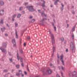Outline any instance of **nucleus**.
Returning <instances> with one entry per match:
<instances>
[{"label": "nucleus", "instance_id": "22", "mask_svg": "<svg viewBox=\"0 0 77 77\" xmlns=\"http://www.w3.org/2000/svg\"><path fill=\"white\" fill-rule=\"evenodd\" d=\"M20 59L21 62H23V58H18V60H19Z\"/></svg>", "mask_w": 77, "mask_h": 77}, {"label": "nucleus", "instance_id": "52", "mask_svg": "<svg viewBox=\"0 0 77 77\" xmlns=\"http://www.w3.org/2000/svg\"><path fill=\"white\" fill-rule=\"evenodd\" d=\"M66 52H68V49H66Z\"/></svg>", "mask_w": 77, "mask_h": 77}, {"label": "nucleus", "instance_id": "14", "mask_svg": "<svg viewBox=\"0 0 77 77\" xmlns=\"http://www.w3.org/2000/svg\"><path fill=\"white\" fill-rule=\"evenodd\" d=\"M21 14H19L17 15V18H20L21 17Z\"/></svg>", "mask_w": 77, "mask_h": 77}, {"label": "nucleus", "instance_id": "30", "mask_svg": "<svg viewBox=\"0 0 77 77\" xmlns=\"http://www.w3.org/2000/svg\"><path fill=\"white\" fill-rule=\"evenodd\" d=\"M16 67L17 68H20V66L19 65H16Z\"/></svg>", "mask_w": 77, "mask_h": 77}, {"label": "nucleus", "instance_id": "10", "mask_svg": "<svg viewBox=\"0 0 77 77\" xmlns=\"http://www.w3.org/2000/svg\"><path fill=\"white\" fill-rule=\"evenodd\" d=\"M59 2V0H57L55 1V2L54 3V4L55 5H56L57 4V2Z\"/></svg>", "mask_w": 77, "mask_h": 77}, {"label": "nucleus", "instance_id": "36", "mask_svg": "<svg viewBox=\"0 0 77 77\" xmlns=\"http://www.w3.org/2000/svg\"><path fill=\"white\" fill-rule=\"evenodd\" d=\"M72 39H74V35H72Z\"/></svg>", "mask_w": 77, "mask_h": 77}, {"label": "nucleus", "instance_id": "4", "mask_svg": "<svg viewBox=\"0 0 77 77\" xmlns=\"http://www.w3.org/2000/svg\"><path fill=\"white\" fill-rule=\"evenodd\" d=\"M51 40L52 41V45L53 46V44H55V40L54 39V36H51Z\"/></svg>", "mask_w": 77, "mask_h": 77}, {"label": "nucleus", "instance_id": "18", "mask_svg": "<svg viewBox=\"0 0 77 77\" xmlns=\"http://www.w3.org/2000/svg\"><path fill=\"white\" fill-rule=\"evenodd\" d=\"M16 38H17V39H18V34H17V31H16Z\"/></svg>", "mask_w": 77, "mask_h": 77}, {"label": "nucleus", "instance_id": "25", "mask_svg": "<svg viewBox=\"0 0 77 77\" xmlns=\"http://www.w3.org/2000/svg\"><path fill=\"white\" fill-rule=\"evenodd\" d=\"M20 51L21 54H23V50H22V49L20 50Z\"/></svg>", "mask_w": 77, "mask_h": 77}, {"label": "nucleus", "instance_id": "2", "mask_svg": "<svg viewBox=\"0 0 77 77\" xmlns=\"http://www.w3.org/2000/svg\"><path fill=\"white\" fill-rule=\"evenodd\" d=\"M71 50L72 51V53H74L75 51V45H74L72 42H71Z\"/></svg>", "mask_w": 77, "mask_h": 77}, {"label": "nucleus", "instance_id": "46", "mask_svg": "<svg viewBox=\"0 0 77 77\" xmlns=\"http://www.w3.org/2000/svg\"><path fill=\"white\" fill-rule=\"evenodd\" d=\"M33 18V17L32 16H30L29 17L30 19H32Z\"/></svg>", "mask_w": 77, "mask_h": 77}, {"label": "nucleus", "instance_id": "16", "mask_svg": "<svg viewBox=\"0 0 77 77\" xmlns=\"http://www.w3.org/2000/svg\"><path fill=\"white\" fill-rule=\"evenodd\" d=\"M60 60L61 61L62 63H63V65H64V62H63V58H60Z\"/></svg>", "mask_w": 77, "mask_h": 77}, {"label": "nucleus", "instance_id": "5", "mask_svg": "<svg viewBox=\"0 0 77 77\" xmlns=\"http://www.w3.org/2000/svg\"><path fill=\"white\" fill-rule=\"evenodd\" d=\"M52 73V71L50 69H47L46 71V74H51Z\"/></svg>", "mask_w": 77, "mask_h": 77}, {"label": "nucleus", "instance_id": "56", "mask_svg": "<svg viewBox=\"0 0 77 77\" xmlns=\"http://www.w3.org/2000/svg\"><path fill=\"white\" fill-rule=\"evenodd\" d=\"M72 14H75V12L74 11H73L72 12Z\"/></svg>", "mask_w": 77, "mask_h": 77}, {"label": "nucleus", "instance_id": "12", "mask_svg": "<svg viewBox=\"0 0 77 77\" xmlns=\"http://www.w3.org/2000/svg\"><path fill=\"white\" fill-rule=\"evenodd\" d=\"M0 4L1 6H3V5H4V2H3L2 1H1Z\"/></svg>", "mask_w": 77, "mask_h": 77}, {"label": "nucleus", "instance_id": "45", "mask_svg": "<svg viewBox=\"0 0 77 77\" xmlns=\"http://www.w3.org/2000/svg\"><path fill=\"white\" fill-rule=\"evenodd\" d=\"M28 5V3L26 2V3H25V6H26V5Z\"/></svg>", "mask_w": 77, "mask_h": 77}, {"label": "nucleus", "instance_id": "15", "mask_svg": "<svg viewBox=\"0 0 77 77\" xmlns=\"http://www.w3.org/2000/svg\"><path fill=\"white\" fill-rule=\"evenodd\" d=\"M1 29L2 32H4L6 28H5V27H4L3 28H1Z\"/></svg>", "mask_w": 77, "mask_h": 77}, {"label": "nucleus", "instance_id": "33", "mask_svg": "<svg viewBox=\"0 0 77 77\" xmlns=\"http://www.w3.org/2000/svg\"><path fill=\"white\" fill-rule=\"evenodd\" d=\"M40 42L41 44H42L43 43V41L41 40V41H40Z\"/></svg>", "mask_w": 77, "mask_h": 77}, {"label": "nucleus", "instance_id": "61", "mask_svg": "<svg viewBox=\"0 0 77 77\" xmlns=\"http://www.w3.org/2000/svg\"><path fill=\"white\" fill-rule=\"evenodd\" d=\"M69 26V24H67V28H68V27Z\"/></svg>", "mask_w": 77, "mask_h": 77}, {"label": "nucleus", "instance_id": "47", "mask_svg": "<svg viewBox=\"0 0 77 77\" xmlns=\"http://www.w3.org/2000/svg\"><path fill=\"white\" fill-rule=\"evenodd\" d=\"M61 9L62 10V11H63V7L61 8Z\"/></svg>", "mask_w": 77, "mask_h": 77}, {"label": "nucleus", "instance_id": "38", "mask_svg": "<svg viewBox=\"0 0 77 77\" xmlns=\"http://www.w3.org/2000/svg\"><path fill=\"white\" fill-rule=\"evenodd\" d=\"M40 22H41L42 23H44V21L42 20L40 21Z\"/></svg>", "mask_w": 77, "mask_h": 77}, {"label": "nucleus", "instance_id": "64", "mask_svg": "<svg viewBox=\"0 0 77 77\" xmlns=\"http://www.w3.org/2000/svg\"><path fill=\"white\" fill-rule=\"evenodd\" d=\"M42 20H43V21H44V20H45V19H44V18H43Z\"/></svg>", "mask_w": 77, "mask_h": 77}, {"label": "nucleus", "instance_id": "54", "mask_svg": "<svg viewBox=\"0 0 77 77\" xmlns=\"http://www.w3.org/2000/svg\"><path fill=\"white\" fill-rule=\"evenodd\" d=\"M26 43H24V46H26Z\"/></svg>", "mask_w": 77, "mask_h": 77}, {"label": "nucleus", "instance_id": "35", "mask_svg": "<svg viewBox=\"0 0 77 77\" xmlns=\"http://www.w3.org/2000/svg\"><path fill=\"white\" fill-rule=\"evenodd\" d=\"M61 69L62 70H64L65 69V68L62 66L61 67Z\"/></svg>", "mask_w": 77, "mask_h": 77}, {"label": "nucleus", "instance_id": "1", "mask_svg": "<svg viewBox=\"0 0 77 77\" xmlns=\"http://www.w3.org/2000/svg\"><path fill=\"white\" fill-rule=\"evenodd\" d=\"M6 45H7L6 43H3L2 44V46L1 47V48H0V50H1L2 52L5 53V54H6L7 53L6 50L5 49V48H6Z\"/></svg>", "mask_w": 77, "mask_h": 77}, {"label": "nucleus", "instance_id": "43", "mask_svg": "<svg viewBox=\"0 0 77 77\" xmlns=\"http://www.w3.org/2000/svg\"><path fill=\"white\" fill-rule=\"evenodd\" d=\"M27 39H30V37L29 36H28L27 37Z\"/></svg>", "mask_w": 77, "mask_h": 77}, {"label": "nucleus", "instance_id": "32", "mask_svg": "<svg viewBox=\"0 0 77 77\" xmlns=\"http://www.w3.org/2000/svg\"><path fill=\"white\" fill-rule=\"evenodd\" d=\"M22 14H25V11H23L22 12Z\"/></svg>", "mask_w": 77, "mask_h": 77}, {"label": "nucleus", "instance_id": "11", "mask_svg": "<svg viewBox=\"0 0 77 77\" xmlns=\"http://www.w3.org/2000/svg\"><path fill=\"white\" fill-rule=\"evenodd\" d=\"M49 32L50 34L51 35V36H54L53 34L51 33V30H50V29L49 30Z\"/></svg>", "mask_w": 77, "mask_h": 77}, {"label": "nucleus", "instance_id": "8", "mask_svg": "<svg viewBox=\"0 0 77 77\" xmlns=\"http://www.w3.org/2000/svg\"><path fill=\"white\" fill-rule=\"evenodd\" d=\"M19 73H17L16 75H17V76H19V75H20V74H22V71H21V70H19Z\"/></svg>", "mask_w": 77, "mask_h": 77}, {"label": "nucleus", "instance_id": "40", "mask_svg": "<svg viewBox=\"0 0 77 77\" xmlns=\"http://www.w3.org/2000/svg\"><path fill=\"white\" fill-rule=\"evenodd\" d=\"M9 60L11 62H12V58L10 59Z\"/></svg>", "mask_w": 77, "mask_h": 77}, {"label": "nucleus", "instance_id": "41", "mask_svg": "<svg viewBox=\"0 0 77 77\" xmlns=\"http://www.w3.org/2000/svg\"><path fill=\"white\" fill-rule=\"evenodd\" d=\"M24 73L25 75H27V72L26 71H25Z\"/></svg>", "mask_w": 77, "mask_h": 77}, {"label": "nucleus", "instance_id": "55", "mask_svg": "<svg viewBox=\"0 0 77 77\" xmlns=\"http://www.w3.org/2000/svg\"><path fill=\"white\" fill-rule=\"evenodd\" d=\"M61 74L62 77H63V73L62 72H61Z\"/></svg>", "mask_w": 77, "mask_h": 77}, {"label": "nucleus", "instance_id": "62", "mask_svg": "<svg viewBox=\"0 0 77 77\" xmlns=\"http://www.w3.org/2000/svg\"><path fill=\"white\" fill-rule=\"evenodd\" d=\"M4 71H5V72H7V71H8V70H4Z\"/></svg>", "mask_w": 77, "mask_h": 77}, {"label": "nucleus", "instance_id": "57", "mask_svg": "<svg viewBox=\"0 0 77 77\" xmlns=\"http://www.w3.org/2000/svg\"><path fill=\"white\" fill-rule=\"evenodd\" d=\"M21 65L22 66H24V64H23V63H22Z\"/></svg>", "mask_w": 77, "mask_h": 77}, {"label": "nucleus", "instance_id": "13", "mask_svg": "<svg viewBox=\"0 0 77 77\" xmlns=\"http://www.w3.org/2000/svg\"><path fill=\"white\" fill-rule=\"evenodd\" d=\"M76 72L75 71H74L73 73V76H74V77H77V76H75V75H76Z\"/></svg>", "mask_w": 77, "mask_h": 77}, {"label": "nucleus", "instance_id": "59", "mask_svg": "<svg viewBox=\"0 0 77 77\" xmlns=\"http://www.w3.org/2000/svg\"><path fill=\"white\" fill-rule=\"evenodd\" d=\"M43 4H45V1H43Z\"/></svg>", "mask_w": 77, "mask_h": 77}, {"label": "nucleus", "instance_id": "58", "mask_svg": "<svg viewBox=\"0 0 77 77\" xmlns=\"http://www.w3.org/2000/svg\"><path fill=\"white\" fill-rule=\"evenodd\" d=\"M40 25H44V23H40Z\"/></svg>", "mask_w": 77, "mask_h": 77}, {"label": "nucleus", "instance_id": "29", "mask_svg": "<svg viewBox=\"0 0 77 77\" xmlns=\"http://www.w3.org/2000/svg\"><path fill=\"white\" fill-rule=\"evenodd\" d=\"M16 14H15L14 15H13V18H15V17H16Z\"/></svg>", "mask_w": 77, "mask_h": 77}, {"label": "nucleus", "instance_id": "3", "mask_svg": "<svg viewBox=\"0 0 77 77\" xmlns=\"http://www.w3.org/2000/svg\"><path fill=\"white\" fill-rule=\"evenodd\" d=\"M26 8H28V10L30 12H34V11H36L35 9L33 8V6H28L26 7Z\"/></svg>", "mask_w": 77, "mask_h": 77}, {"label": "nucleus", "instance_id": "21", "mask_svg": "<svg viewBox=\"0 0 77 77\" xmlns=\"http://www.w3.org/2000/svg\"><path fill=\"white\" fill-rule=\"evenodd\" d=\"M42 7H45V4H42Z\"/></svg>", "mask_w": 77, "mask_h": 77}, {"label": "nucleus", "instance_id": "48", "mask_svg": "<svg viewBox=\"0 0 77 77\" xmlns=\"http://www.w3.org/2000/svg\"><path fill=\"white\" fill-rule=\"evenodd\" d=\"M5 36H8V34H5Z\"/></svg>", "mask_w": 77, "mask_h": 77}, {"label": "nucleus", "instance_id": "17", "mask_svg": "<svg viewBox=\"0 0 77 77\" xmlns=\"http://www.w3.org/2000/svg\"><path fill=\"white\" fill-rule=\"evenodd\" d=\"M17 58H20V57H19V54H18V50H17Z\"/></svg>", "mask_w": 77, "mask_h": 77}, {"label": "nucleus", "instance_id": "23", "mask_svg": "<svg viewBox=\"0 0 77 77\" xmlns=\"http://www.w3.org/2000/svg\"><path fill=\"white\" fill-rule=\"evenodd\" d=\"M8 54L10 56H13V55L11 54V52H8Z\"/></svg>", "mask_w": 77, "mask_h": 77}, {"label": "nucleus", "instance_id": "37", "mask_svg": "<svg viewBox=\"0 0 77 77\" xmlns=\"http://www.w3.org/2000/svg\"><path fill=\"white\" fill-rule=\"evenodd\" d=\"M38 12H39V13H41V10H38Z\"/></svg>", "mask_w": 77, "mask_h": 77}, {"label": "nucleus", "instance_id": "27", "mask_svg": "<svg viewBox=\"0 0 77 77\" xmlns=\"http://www.w3.org/2000/svg\"><path fill=\"white\" fill-rule=\"evenodd\" d=\"M63 55L62 54L60 56V58H63Z\"/></svg>", "mask_w": 77, "mask_h": 77}, {"label": "nucleus", "instance_id": "24", "mask_svg": "<svg viewBox=\"0 0 77 77\" xmlns=\"http://www.w3.org/2000/svg\"><path fill=\"white\" fill-rule=\"evenodd\" d=\"M23 9V7H20V8L19 9V10L20 11H22V9Z\"/></svg>", "mask_w": 77, "mask_h": 77}, {"label": "nucleus", "instance_id": "6", "mask_svg": "<svg viewBox=\"0 0 77 77\" xmlns=\"http://www.w3.org/2000/svg\"><path fill=\"white\" fill-rule=\"evenodd\" d=\"M5 11L4 10H3L0 11V15H3Z\"/></svg>", "mask_w": 77, "mask_h": 77}, {"label": "nucleus", "instance_id": "19", "mask_svg": "<svg viewBox=\"0 0 77 77\" xmlns=\"http://www.w3.org/2000/svg\"><path fill=\"white\" fill-rule=\"evenodd\" d=\"M4 23V22H3V19H2L0 21V23H1V24H3Z\"/></svg>", "mask_w": 77, "mask_h": 77}, {"label": "nucleus", "instance_id": "44", "mask_svg": "<svg viewBox=\"0 0 77 77\" xmlns=\"http://www.w3.org/2000/svg\"><path fill=\"white\" fill-rule=\"evenodd\" d=\"M54 30L56 31V27L55 26H54Z\"/></svg>", "mask_w": 77, "mask_h": 77}, {"label": "nucleus", "instance_id": "42", "mask_svg": "<svg viewBox=\"0 0 77 77\" xmlns=\"http://www.w3.org/2000/svg\"><path fill=\"white\" fill-rule=\"evenodd\" d=\"M61 5L62 7V8H63V7H64V5H63L62 3H61Z\"/></svg>", "mask_w": 77, "mask_h": 77}, {"label": "nucleus", "instance_id": "26", "mask_svg": "<svg viewBox=\"0 0 77 77\" xmlns=\"http://www.w3.org/2000/svg\"><path fill=\"white\" fill-rule=\"evenodd\" d=\"M15 27H17L18 26V23L16 22L15 23Z\"/></svg>", "mask_w": 77, "mask_h": 77}, {"label": "nucleus", "instance_id": "28", "mask_svg": "<svg viewBox=\"0 0 77 77\" xmlns=\"http://www.w3.org/2000/svg\"><path fill=\"white\" fill-rule=\"evenodd\" d=\"M35 20L34 19H33L32 20L31 23H34V22H35Z\"/></svg>", "mask_w": 77, "mask_h": 77}, {"label": "nucleus", "instance_id": "49", "mask_svg": "<svg viewBox=\"0 0 77 77\" xmlns=\"http://www.w3.org/2000/svg\"><path fill=\"white\" fill-rule=\"evenodd\" d=\"M57 77H60V76H59V75L57 74Z\"/></svg>", "mask_w": 77, "mask_h": 77}, {"label": "nucleus", "instance_id": "51", "mask_svg": "<svg viewBox=\"0 0 77 77\" xmlns=\"http://www.w3.org/2000/svg\"><path fill=\"white\" fill-rule=\"evenodd\" d=\"M7 26L8 27H10L9 25L8 24H7Z\"/></svg>", "mask_w": 77, "mask_h": 77}, {"label": "nucleus", "instance_id": "20", "mask_svg": "<svg viewBox=\"0 0 77 77\" xmlns=\"http://www.w3.org/2000/svg\"><path fill=\"white\" fill-rule=\"evenodd\" d=\"M41 15H42V17H44V16L45 15V13H44V12H42V13Z\"/></svg>", "mask_w": 77, "mask_h": 77}, {"label": "nucleus", "instance_id": "53", "mask_svg": "<svg viewBox=\"0 0 77 77\" xmlns=\"http://www.w3.org/2000/svg\"><path fill=\"white\" fill-rule=\"evenodd\" d=\"M14 18H12V20L13 21H14Z\"/></svg>", "mask_w": 77, "mask_h": 77}, {"label": "nucleus", "instance_id": "9", "mask_svg": "<svg viewBox=\"0 0 77 77\" xmlns=\"http://www.w3.org/2000/svg\"><path fill=\"white\" fill-rule=\"evenodd\" d=\"M12 42L13 43L14 46H16V42H15V39H13L12 41Z\"/></svg>", "mask_w": 77, "mask_h": 77}, {"label": "nucleus", "instance_id": "60", "mask_svg": "<svg viewBox=\"0 0 77 77\" xmlns=\"http://www.w3.org/2000/svg\"><path fill=\"white\" fill-rule=\"evenodd\" d=\"M58 58H59V54H57V55Z\"/></svg>", "mask_w": 77, "mask_h": 77}, {"label": "nucleus", "instance_id": "31", "mask_svg": "<svg viewBox=\"0 0 77 77\" xmlns=\"http://www.w3.org/2000/svg\"><path fill=\"white\" fill-rule=\"evenodd\" d=\"M62 41H64V38L63 37H62V38L61 39Z\"/></svg>", "mask_w": 77, "mask_h": 77}, {"label": "nucleus", "instance_id": "39", "mask_svg": "<svg viewBox=\"0 0 77 77\" xmlns=\"http://www.w3.org/2000/svg\"><path fill=\"white\" fill-rule=\"evenodd\" d=\"M72 32H73L74 30H75V28L74 27L72 29Z\"/></svg>", "mask_w": 77, "mask_h": 77}, {"label": "nucleus", "instance_id": "34", "mask_svg": "<svg viewBox=\"0 0 77 77\" xmlns=\"http://www.w3.org/2000/svg\"><path fill=\"white\" fill-rule=\"evenodd\" d=\"M37 5H41V3H37Z\"/></svg>", "mask_w": 77, "mask_h": 77}, {"label": "nucleus", "instance_id": "63", "mask_svg": "<svg viewBox=\"0 0 77 77\" xmlns=\"http://www.w3.org/2000/svg\"><path fill=\"white\" fill-rule=\"evenodd\" d=\"M53 21H54V23H56V22L55 21V20L54 19Z\"/></svg>", "mask_w": 77, "mask_h": 77}, {"label": "nucleus", "instance_id": "7", "mask_svg": "<svg viewBox=\"0 0 77 77\" xmlns=\"http://www.w3.org/2000/svg\"><path fill=\"white\" fill-rule=\"evenodd\" d=\"M56 51V48H55V47L53 46V53L52 55L51 56V57H53V55H54V52H55Z\"/></svg>", "mask_w": 77, "mask_h": 77}, {"label": "nucleus", "instance_id": "50", "mask_svg": "<svg viewBox=\"0 0 77 77\" xmlns=\"http://www.w3.org/2000/svg\"><path fill=\"white\" fill-rule=\"evenodd\" d=\"M52 26H54V23L53 22L52 23Z\"/></svg>", "mask_w": 77, "mask_h": 77}]
</instances>
